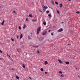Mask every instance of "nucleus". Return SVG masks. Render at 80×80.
Segmentation results:
<instances>
[{
	"mask_svg": "<svg viewBox=\"0 0 80 80\" xmlns=\"http://www.w3.org/2000/svg\"><path fill=\"white\" fill-rule=\"evenodd\" d=\"M15 13L16 14L17 13L16 12H15Z\"/></svg>",
	"mask_w": 80,
	"mask_h": 80,
	"instance_id": "47",
	"label": "nucleus"
},
{
	"mask_svg": "<svg viewBox=\"0 0 80 80\" xmlns=\"http://www.w3.org/2000/svg\"><path fill=\"white\" fill-rule=\"evenodd\" d=\"M51 35L52 36L53 35V33H51Z\"/></svg>",
	"mask_w": 80,
	"mask_h": 80,
	"instance_id": "32",
	"label": "nucleus"
},
{
	"mask_svg": "<svg viewBox=\"0 0 80 80\" xmlns=\"http://www.w3.org/2000/svg\"><path fill=\"white\" fill-rule=\"evenodd\" d=\"M29 17H30L32 18L33 17V15H32V14H30L29 15Z\"/></svg>",
	"mask_w": 80,
	"mask_h": 80,
	"instance_id": "7",
	"label": "nucleus"
},
{
	"mask_svg": "<svg viewBox=\"0 0 80 80\" xmlns=\"http://www.w3.org/2000/svg\"><path fill=\"white\" fill-rule=\"evenodd\" d=\"M26 21H28V18H27L26 19Z\"/></svg>",
	"mask_w": 80,
	"mask_h": 80,
	"instance_id": "34",
	"label": "nucleus"
},
{
	"mask_svg": "<svg viewBox=\"0 0 80 80\" xmlns=\"http://www.w3.org/2000/svg\"><path fill=\"white\" fill-rule=\"evenodd\" d=\"M17 38H19V36H17Z\"/></svg>",
	"mask_w": 80,
	"mask_h": 80,
	"instance_id": "31",
	"label": "nucleus"
},
{
	"mask_svg": "<svg viewBox=\"0 0 80 80\" xmlns=\"http://www.w3.org/2000/svg\"><path fill=\"white\" fill-rule=\"evenodd\" d=\"M51 30H49L48 31V32H51Z\"/></svg>",
	"mask_w": 80,
	"mask_h": 80,
	"instance_id": "35",
	"label": "nucleus"
},
{
	"mask_svg": "<svg viewBox=\"0 0 80 80\" xmlns=\"http://www.w3.org/2000/svg\"><path fill=\"white\" fill-rule=\"evenodd\" d=\"M0 60H1V58H0Z\"/></svg>",
	"mask_w": 80,
	"mask_h": 80,
	"instance_id": "48",
	"label": "nucleus"
},
{
	"mask_svg": "<svg viewBox=\"0 0 80 80\" xmlns=\"http://www.w3.org/2000/svg\"><path fill=\"white\" fill-rule=\"evenodd\" d=\"M22 67L24 68H25V65L24 64H22Z\"/></svg>",
	"mask_w": 80,
	"mask_h": 80,
	"instance_id": "10",
	"label": "nucleus"
},
{
	"mask_svg": "<svg viewBox=\"0 0 80 80\" xmlns=\"http://www.w3.org/2000/svg\"><path fill=\"white\" fill-rule=\"evenodd\" d=\"M65 63L67 65H68L69 64V62H66Z\"/></svg>",
	"mask_w": 80,
	"mask_h": 80,
	"instance_id": "12",
	"label": "nucleus"
},
{
	"mask_svg": "<svg viewBox=\"0 0 80 80\" xmlns=\"http://www.w3.org/2000/svg\"><path fill=\"white\" fill-rule=\"evenodd\" d=\"M48 17H52V15H51L50 14H49L48 15Z\"/></svg>",
	"mask_w": 80,
	"mask_h": 80,
	"instance_id": "23",
	"label": "nucleus"
},
{
	"mask_svg": "<svg viewBox=\"0 0 80 80\" xmlns=\"http://www.w3.org/2000/svg\"><path fill=\"white\" fill-rule=\"evenodd\" d=\"M76 13L79 14V13H80V12H78H78H76Z\"/></svg>",
	"mask_w": 80,
	"mask_h": 80,
	"instance_id": "22",
	"label": "nucleus"
},
{
	"mask_svg": "<svg viewBox=\"0 0 80 80\" xmlns=\"http://www.w3.org/2000/svg\"><path fill=\"white\" fill-rule=\"evenodd\" d=\"M40 31V28H38L37 29V34H39Z\"/></svg>",
	"mask_w": 80,
	"mask_h": 80,
	"instance_id": "1",
	"label": "nucleus"
},
{
	"mask_svg": "<svg viewBox=\"0 0 80 80\" xmlns=\"http://www.w3.org/2000/svg\"><path fill=\"white\" fill-rule=\"evenodd\" d=\"M46 33H47V32L43 33H42V35H46Z\"/></svg>",
	"mask_w": 80,
	"mask_h": 80,
	"instance_id": "19",
	"label": "nucleus"
},
{
	"mask_svg": "<svg viewBox=\"0 0 80 80\" xmlns=\"http://www.w3.org/2000/svg\"><path fill=\"white\" fill-rule=\"evenodd\" d=\"M41 12H42V11H41Z\"/></svg>",
	"mask_w": 80,
	"mask_h": 80,
	"instance_id": "44",
	"label": "nucleus"
},
{
	"mask_svg": "<svg viewBox=\"0 0 80 80\" xmlns=\"http://www.w3.org/2000/svg\"><path fill=\"white\" fill-rule=\"evenodd\" d=\"M78 77L79 78H80V76H78Z\"/></svg>",
	"mask_w": 80,
	"mask_h": 80,
	"instance_id": "38",
	"label": "nucleus"
},
{
	"mask_svg": "<svg viewBox=\"0 0 80 80\" xmlns=\"http://www.w3.org/2000/svg\"><path fill=\"white\" fill-rule=\"evenodd\" d=\"M35 20H34V19H33L32 20V22H35Z\"/></svg>",
	"mask_w": 80,
	"mask_h": 80,
	"instance_id": "26",
	"label": "nucleus"
},
{
	"mask_svg": "<svg viewBox=\"0 0 80 80\" xmlns=\"http://www.w3.org/2000/svg\"><path fill=\"white\" fill-rule=\"evenodd\" d=\"M0 53H2V51H1V50H0Z\"/></svg>",
	"mask_w": 80,
	"mask_h": 80,
	"instance_id": "33",
	"label": "nucleus"
},
{
	"mask_svg": "<svg viewBox=\"0 0 80 80\" xmlns=\"http://www.w3.org/2000/svg\"><path fill=\"white\" fill-rule=\"evenodd\" d=\"M52 4H53V5L54 4V2H53V1H52Z\"/></svg>",
	"mask_w": 80,
	"mask_h": 80,
	"instance_id": "20",
	"label": "nucleus"
},
{
	"mask_svg": "<svg viewBox=\"0 0 80 80\" xmlns=\"http://www.w3.org/2000/svg\"><path fill=\"white\" fill-rule=\"evenodd\" d=\"M76 68V69L77 70V68Z\"/></svg>",
	"mask_w": 80,
	"mask_h": 80,
	"instance_id": "43",
	"label": "nucleus"
},
{
	"mask_svg": "<svg viewBox=\"0 0 80 80\" xmlns=\"http://www.w3.org/2000/svg\"><path fill=\"white\" fill-rule=\"evenodd\" d=\"M62 23H63V22H62Z\"/></svg>",
	"mask_w": 80,
	"mask_h": 80,
	"instance_id": "49",
	"label": "nucleus"
},
{
	"mask_svg": "<svg viewBox=\"0 0 80 80\" xmlns=\"http://www.w3.org/2000/svg\"><path fill=\"white\" fill-rule=\"evenodd\" d=\"M47 64H48V62H47V61H46L45 62L44 65H47Z\"/></svg>",
	"mask_w": 80,
	"mask_h": 80,
	"instance_id": "15",
	"label": "nucleus"
},
{
	"mask_svg": "<svg viewBox=\"0 0 80 80\" xmlns=\"http://www.w3.org/2000/svg\"><path fill=\"white\" fill-rule=\"evenodd\" d=\"M1 8V6H0V8Z\"/></svg>",
	"mask_w": 80,
	"mask_h": 80,
	"instance_id": "46",
	"label": "nucleus"
},
{
	"mask_svg": "<svg viewBox=\"0 0 80 80\" xmlns=\"http://www.w3.org/2000/svg\"><path fill=\"white\" fill-rule=\"evenodd\" d=\"M41 71H42V72H43V68H41Z\"/></svg>",
	"mask_w": 80,
	"mask_h": 80,
	"instance_id": "17",
	"label": "nucleus"
},
{
	"mask_svg": "<svg viewBox=\"0 0 80 80\" xmlns=\"http://www.w3.org/2000/svg\"><path fill=\"white\" fill-rule=\"evenodd\" d=\"M19 30H21V27H20V26L19 27Z\"/></svg>",
	"mask_w": 80,
	"mask_h": 80,
	"instance_id": "25",
	"label": "nucleus"
},
{
	"mask_svg": "<svg viewBox=\"0 0 80 80\" xmlns=\"http://www.w3.org/2000/svg\"><path fill=\"white\" fill-rule=\"evenodd\" d=\"M68 1H71V0H68Z\"/></svg>",
	"mask_w": 80,
	"mask_h": 80,
	"instance_id": "41",
	"label": "nucleus"
},
{
	"mask_svg": "<svg viewBox=\"0 0 80 80\" xmlns=\"http://www.w3.org/2000/svg\"><path fill=\"white\" fill-rule=\"evenodd\" d=\"M43 25H46V22H43Z\"/></svg>",
	"mask_w": 80,
	"mask_h": 80,
	"instance_id": "18",
	"label": "nucleus"
},
{
	"mask_svg": "<svg viewBox=\"0 0 80 80\" xmlns=\"http://www.w3.org/2000/svg\"><path fill=\"white\" fill-rule=\"evenodd\" d=\"M4 23H5V20H3L2 22L1 23V25H3L4 24Z\"/></svg>",
	"mask_w": 80,
	"mask_h": 80,
	"instance_id": "4",
	"label": "nucleus"
},
{
	"mask_svg": "<svg viewBox=\"0 0 80 80\" xmlns=\"http://www.w3.org/2000/svg\"><path fill=\"white\" fill-rule=\"evenodd\" d=\"M57 12L58 14V13H59V12H59V11H58V10L57 11Z\"/></svg>",
	"mask_w": 80,
	"mask_h": 80,
	"instance_id": "29",
	"label": "nucleus"
},
{
	"mask_svg": "<svg viewBox=\"0 0 80 80\" xmlns=\"http://www.w3.org/2000/svg\"><path fill=\"white\" fill-rule=\"evenodd\" d=\"M61 77H64L65 76H64V75L63 74H62L61 75Z\"/></svg>",
	"mask_w": 80,
	"mask_h": 80,
	"instance_id": "16",
	"label": "nucleus"
},
{
	"mask_svg": "<svg viewBox=\"0 0 80 80\" xmlns=\"http://www.w3.org/2000/svg\"><path fill=\"white\" fill-rule=\"evenodd\" d=\"M68 45H71L70 44H68Z\"/></svg>",
	"mask_w": 80,
	"mask_h": 80,
	"instance_id": "37",
	"label": "nucleus"
},
{
	"mask_svg": "<svg viewBox=\"0 0 80 80\" xmlns=\"http://www.w3.org/2000/svg\"><path fill=\"white\" fill-rule=\"evenodd\" d=\"M45 74H47V72H45Z\"/></svg>",
	"mask_w": 80,
	"mask_h": 80,
	"instance_id": "36",
	"label": "nucleus"
},
{
	"mask_svg": "<svg viewBox=\"0 0 80 80\" xmlns=\"http://www.w3.org/2000/svg\"><path fill=\"white\" fill-rule=\"evenodd\" d=\"M37 53H40V51L38 50L37 51Z\"/></svg>",
	"mask_w": 80,
	"mask_h": 80,
	"instance_id": "27",
	"label": "nucleus"
},
{
	"mask_svg": "<svg viewBox=\"0 0 80 80\" xmlns=\"http://www.w3.org/2000/svg\"><path fill=\"white\" fill-rule=\"evenodd\" d=\"M17 51H18V52H19V51H18V49H17Z\"/></svg>",
	"mask_w": 80,
	"mask_h": 80,
	"instance_id": "39",
	"label": "nucleus"
},
{
	"mask_svg": "<svg viewBox=\"0 0 80 80\" xmlns=\"http://www.w3.org/2000/svg\"><path fill=\"white\" fill-rule=\"evenodd\" d=\"M58 62H59L60 63H62V61L60 60L59 59L58 60Z\"/></svg>",
	"mask_w": 80,
	"mask_h": 80,
	"instance_id": "6",
	"label": "nucleus"
},
{
	"mask_svg": "<svg viewBox=\"0 0 80 80\" xmlns=\"http://www.w3.org/2000/svg\"><path fill=\"white\" fill-rule=\"evenodd\" d=\"M29 78L30 79H31V78H32L30 77H29Z\"/></svg>",
	"mask_w": 80,
	"mask_h": 80,
	"instance_id": "40",
	"label": "nucleus"
},
{
	"mask_svg": "<svg viewBox=\"0 0 80 80\" xmlns=\"http://www.w3.org/2000/svg\"><path fill=\"white\" fill-rule=\"evenodd\" d=\"M22 37H23V35H22V34H21L20 35V39H21V38H22Z\"/></svg>",
	"mask_w": 80,
	"mask_h": 80,
	"instance_id": "9",
	"label": "nucleus"
},
{
	"mask_svg": "<svg viewBox=\"0 0 80 80\" xmlns=\"http://www.w3.org/2000/svg\"><path fill=\"white\" fill-rule=\"evenodd\" d=\"M11 40L12 41H14V39H13L12 38H11Z\"/></svg>",
	"mask_w": 80,
	"mask_h": 80,
	"instance_id": "30",
	"label": "nucleus"
},
{
	"mask_svg": "<svg viewBox=\"0 0 80 80\" xmlns=\"http://www.w3.org/2000/svg\"><path fill=\"white\" fill-rule=\"evenodd\" d=\"M13 13H15V10L13 11Z\"/></svg>",
	"mask_w": 80,
	"mask_h": 80,
	"instance_id": "28",
	"label": "nucleus"
},
{
	"mask_svg": "<svg viewBox=\"0 0 80 80\" xmlns=\"http://www.w3.org/2000/svg\"><path fill=\"white\" fill-rule=\"evenodd\" d=\"M58 73H59L60 74H62L63 72L62 71H60L58 72Z\"/></svg>",
	"mask_w": 80,
	"mask_h": 80,
	"instance_id": "13",
	"label": "nucleus"
},
{
	"mask_svg": "<svg viewBox=\"0 0 80 80\" xmlns=\"http://www.w3.org/2000/svg\"><path fill=\"white\" fill-rule=\"evenodd\" d=\"M55 3L56 4V5H58V2H55Z\"/></svg>",
	"mask_w": 80,
	"mask_h": 80,
	"instance_id": "21",
	"label": "nucleus"
},
{
	"mask_svg": "<svg viewBox=\"0 0 80 80\" xmlns=\"http://www.w3.org/2000/svg\"><path fill=\"white\" fill-rule=\"evenodd\" d=\"M46 13H49V11H47L46 12Z\"/></svg>",
	"mask_w": 80,
	"mask_h": 80,
	"instance_id": "24",
	"label": "nucleus"
},
{
	"mask_svg": "<svg viewBox=\"0 0 80 80\" xmlns=\"http://www.w3.org/2000/svg\"><path fill=\"white\" fill-rule=\"evenodd\" d=\"M42 8L43 10L45 11V9H47V8H48V7H47L46 8V7H45V6L43 5Z\"/></svg>",
	"mask_w": 80,
	"mask_h": 80,
	"instance_id": "2",
	"label": "nucleus"
},
{
	"mask_svg": "<svg viewBox=\"0 0 80 80\" xmlns=\"http://www.w3.org/2000/svg\"><path fill=\"white\" fill-rule=\"evenodd\" d=\"M16 78L18 80H19V77H18V76H16Z\"/></svg>",
	"mask_w": 80,
	"mask_h": 80,
	"instance_id": "11",
	"label": "nucleus"
},
{
	"mask_svg": "<svg viewBox=\"0 0 80 80\" xmlns=\"http://www.w3.org/2000/svg\"><path fill=\"white\" fill-rule=\"evenodd\" d=\"M12 70H14V69L12 68Z\"/></svg>",
	"mask_w": 80,
	"mask_h": 80,
	"instance_id": "42",
	"label": "nucleus"
},
{
	"mask_svg": "<svg viewBox=\"0 0 80 80\" xmlns=\"http://www.w3.org/2000/svg\"><path fill=\"white\" fill-rule=\"evenodd\" d=\"M33 47L34 48H38V46H33Z\"/></svg>",
	"mask_w": 80,
	"mask_h": 80,
	"instance_id": "5",
	"label": "nucleus"
},
{
	"mask_svg": "<svg viewBox=\"0 0 80 80\" xmlns=\"http://www.w3.org/2000/svg\"><path fill=\"white\" fill-rule=\"evenodd\" d=\"M62 31H63V29L62 28H61L58 30V32H62Z\"/></svg>",
	"mask_w": 80,
	"mask_h": 80,
	"instance_id": "3",
	"label": "nucleus"
},
{
	"mask_svg": "<svg viewBox=\"0 0 80 80\" xmlns=\"http://www.w3.org/2000/svg\"><path fill=\"white\" fill-rule=\"evenodd\" d=\"M7 55L8 56V54H7Z\"/></svg>",
	"mask_w": 80,
	"mask_h": 80,
	"instance_id": "45",
	"label": "nucleus"
},
{
	"mask_svg": "<svg viewBox=\"0 0 80 80\" xmlns=\"http://www.w3.org/2000/svg\"><path fill=\"white\" fill-rule=\"evenodd\" d=\"M60 8H61V7H63V5H62V4H60Z\"/></svg>",
	"mask_w": 80,
	"mask_h": 80,
	"instance_id": "14",
	"label": "nucleus"
},
{
	"mask_svg": "<svg viewBox=\"0 0 80 80\" xmlns=\"http://www.w3.org/2000/svg\"><path fill=\"white\" fill-rule=\"evenodd\" d=\"M25 28H26V25H25V24H24L23 28L25 29Z\"/></svg>",
	"mask_w": 80,
	"mask_h": 80,
	"instance_id": "8",
	"label": "nucleus"
}]
</instances>
